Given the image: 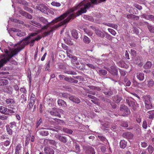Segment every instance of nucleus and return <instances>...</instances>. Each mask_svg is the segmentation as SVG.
Wrapping results in <instances>:
<instances>
[{"label": "nucleus", "mask_w": 154, "mask_h": 154, "mask_svg": "<svg viewBox=\"0 0 154 154\" xmlns=\"http://www.w3.org/2000/svg\"><path fill=\"white\" fill-rule=\"evenodd\" d=\"M30 39L31 37L28 36L21 41L20 42L15 45H18V46L13 51H11L7 49H5L4 52L7 54V56L0 61V68L4 64L6 63L12 57L17 55L21 50L23 49L26 45L30 43V46H33L35 40L34 39L30 40Z\"/></svg>", "instance_id": "2"}, {"label": "nucleus", "mask_w": 154, "mask_h": 154, "mask_svg": "<svg viewBox=\"0 0 154 154\" xmlns=\"http://www.w3.org/2000/svg\"><path fill=\"white\" fill-rule=\"evenodd\" d=\"M60 110L61 111V110L60 109L54 108H52L50 111V113L52 116H57L59 118H60L61 117L59 113Z\"/></svg>", "instance_id": "9"}, {"label": "nucleus", "mask_w": 154, "mask_h": 154, "mask_svg": "<svg viewBox=\"0 0 154 154\" xmlns=\"http://www.w3.org/2000/svg\"><path fill=\"white\" fill-rule=\"evenodd\" d=\"M147 149L149 153L151 154L153 151L154 149L152 145H149L147 148Z\"/></svg>", "instance_id": "44"}, {"label": "nucleus", "mask_w": 154, "mask_h": 154, "mask_svg": "<svg viewBox=\"0 0 154 154\" xmlns=\"http://www.w3.org/2000/svg\"><path fill=\"white\" fill-rule=\"evenodd\" d=\"M119 65L121 67H124L125 66V62L123 60H120L119 61L118 63Z\"/></svg>", "instance_id": "59"}, {"label": "nucleus", "mask_w": 154, "mask_h": 154, "mask_svg": "<svg viewBox=\"0 0 154 154\" xmlns=\"http://www.w3.org/2000/svg\"><path fill=\"white\" fill-rule=\"evenodd\" d=\"M144 74L142 73H137L136 77L140 81H143L144 79Z\"/></svg>", "instance_id": "24"}, {"label": "nucleus", "mask_w": 154, "mask_h": 154, "mask_svg": "<svg viewBox=\"0 0 154 154\" xmlns=\"http://www.w3.org/2000/svg\"><path fill=\"white\" fill-rule=\"evenodd\" d=\"M108 30L109 32H110L112 34V35H115L116 33V32L113 29H110V28L108 29Z\"/></svg>", "instance_id": "58"}, {"label": "nucleus", "mask_w": 154, "mask_h": 154, "mask_svg": "<svg viewBox=\"0 0 154 154\" xmlns=\"http://www.w3.org/2000/svg\"><path fill=\"white\" fill-rule=\"evenodd\" d=\"M51 4L53 6L57 7H60L61 5V4L60 3L54 1L52 2Z\"/></svg>", "instance_id": "51"}, {"label": "nucleus", "mask_w": 154, "mask_h": 154, "mask_svg": "<svg viewBox=\"0 0 154 154\" xmlns=\"http://www.w3.org/2000/svg\"><path fill=\"white\" fill-rule=\"evenodd\" d=\"M98 138L103 142L105 141L106 140V138L101 135H98Z\"/></svg>", "instance_id": "61"}, {"label": "nucleus", "mask_w": 154, "mask_h": 154, "mask_svg": "<svg viewBox=\"0 0 154 154\" xmlns=\"http://www.w3.org/2000/svg\"><path fill=\"white\" fill-rule=\"evenodd\" d=\"M90 2L89 1H83L79 3L75 8L70 9L67 11L66 12L61 15L59 17L55 18L51 22H49L47 23L46 26H45L43 27V29H47L48 27H50L52 23H54L64 19L68 15H70L71 14V13L75 11L78 9H80V10L77 12V16L81 15L82 14L85 13L87 11V9L89 8L91 6L92 7V5H97L98 3H100L101 2H104L105 0H90Z\"/></svg>", "instance_id": "1"}, {"label": "nucleus", "mask_w": 154, "mask_h": 154, "mask_svg": "<svg viewBox=\"0 0 154 154\" xmlns=\"http://www.w3.org/2000/svg\"><path fill=\"white\" fill-rule=\"evenodd\" d=\"M116 103L114 102L113 101H111L109 104H108L107 106L108 107L112 109H115L117 107V105Z\"/></svg>", "instance_id": "21"}, {"label": "nucleus", "mask_w": 154, "mask_h": 154, "mask_svg": "<svg viewBox=\"0 0 154 154\" xmlns=\"http://www.w3.org/2000/svg\"><path fill=\"white\" fill-rule=\"evenodd\" d=\"M23 8L24 10L26 11H28L30 13H32L33 12V10L31 8L28 7L27 6H25L23 7Z\"/></svg>", "instance_id": "54"}, {"label": "nucleus", "mask_w": 154, "mask_h": 154, "mask_svg": "<svg viewBox=\"0 0 154 154\" xmlns=\"http://www.w3.org/2000/svg\"><path fill=\"white\" fill-rule=\"evenodd\" d=\"M21 147L22 146L20 144H18L16 146L15 149V154H19Z\"/></svg>", "instance_id": "36"}, {"label": "nucleus", "mask_w": 154, "mask_h": 154, "mask_svg": "<svg viewBox=\"0 0 154 154\" xmlns=\"http://www.w3.org/2000/svg\"><path fill=\"white\" fill-rule=\"evenodd\" d=\"M44 141L46 142L47 144L49 143L50 145L54 146L55 148H56L57 147L56 146L57 143L54 140L46 139L44 140Z\"/></svg>", "instance_id": "15"}, {"label": "nucleus", "mask_w": 154, "mask_h": 154, "mask_svg": "<svg viewBox=\"0 0 154 154\" xmlns=\"http://www.w3.org/2000/svg\"><path fill=\"white\" fill-rule=\"evenodd\" d=\"M72 64L77 69L80 70H83L84 69V64L82 63H79L78 61H75Z\"/></svg>", "instance_id": "10"}, {"label": "nucleus", "mask_w": 154, "mask_h": 154, "mask_svg": "<svg viewBox=\"0 0 154 154\" xmlns=\"http://www.w3.org/2000/svg\"><path fill=\"white\" fill-rule=\"evenodd\" d=\"M53 121L51 119L50 120H48V122H50L51 124H54L56 122H57L58 124L61 125V123H63V121L60 120V119H57V118L53 119Z\"/></svg>", "instance_id": "18"}, {"label": "nucleus", "mask_w": 154, "mask_h": 154, "mask_svg": "<svg viewBox=\"0 0 154 154\" xmlns=\"http://www.w3.org/2000/svg\"><path fill=\"white\" fill-rule=\"evenodd\" d=\"M100 100L103 102L107 103V104H109L111 101V100L103 96L100 97Z\"/></svg>", "instance_id": "20"}, {"label": "nucleus", "mask_w": 154, "mask_h": 154, "mask_svg": "<svg viewBox=\"0 0 154 154\" xmlns=\"http://www.w3.org/2000/svg\"><path fill=\"white\" fill-rule=\"evenodd\" d=\"M8 81L6 79H0V86L6 85L8 84Z\"/></svg>", "instance_id": "33"}, {"label": "nucleus", "mask_w": 154, "mask_h": 154, "mask_svg": "<svg viewBox=\"0 0 154 154\" xmlns=\"http://www.w3.org/2000/svg\"><path fill=\"white\" fill-rule=\"evenodd\" d=\"M44 152L45 154H54V150L50 146H47L44 149Z\"/></svg>", "instance_id": "11"}, {"label": "nucleus", "mask_w": 154, "mask_h": 154, "mask_svg": "<svg viewBox=\"0 0 154 154\" xmlns=\"http://www.w3.org/2000/svg\"><path fill=\"white\" fill-rule=\"evenodd\" d=\"M19 101L22 103L24 104V103H26V97L24 94H22L21 96Z\"/></svg>", "instance_id": "29"}, {"label": "nucleus", "mask_w": 154, "mask_h": 154, "mask_svg": "<svg viewBox=\"0 0 154 154\" xmlns=\"http://www.w3.org/2000/svg\"><path fill=\"white\" fill-rule=\"evenodd\" d=\"M143 98L145 108L147 109H151L152 108V106L150 100V97L149 96H145L143 97Z\"/></svg>", "instance_id": "6"}, {"label": "nucleus", "mask_w": 154, "mask_h": 154, "mask_svg": "<svg viewBox=\"0 0 154 154\" xmlns=\"http://www.w3.org/2000/svg\"><path fill=\"white\" fill-rule=\"evenodd\" d=\"M87 96L89 98H90L91 99L94 100H98V99L97 98L95 97H94L91 94H88L87 95Z\"/></svg>", "instance_id": "56"}, {"label": "nucleus", "mask_w": 154, "mask_h": 154, "mask_svg": "<svg viewBox=\"0 0 154 154\" xmlns=\"http://www.w3.org/2000/svg\"><path fill=\"white\" fill-rule=\"evenodd\" d=\"M76 17V16L75 14H70L66 19L60 22L57 25L52 27H50L51 30L50 31L45 32L43 33L42 34V36L43 37H45L48 35H50L51 33H52V32L54 31L57 28L63 25H66L70 19L72 18L73 19Z\"/></svg>", "instance_id": "3"}, {"label": "nucleus", "mask_w": 154, "mask_h": 154, "mask_svg": "<svg viewBox=\"0 0 154 154\" xmlns=\"http://www.w3.org/2000/svg\"><path fill=\"white\" fill-rule=\"evenodd\" d=\"M58 104L61 106L66 107L67 106L66 103V102L61 99H59L57 101Z\"/></svg>", "instance_id": "23"}, {"label": "nucleus", "mask_w": 154, "mask_h": 154, "mask_svg": "<svg viewBox=\"0 0 154 154\" xmlns=\"http://www.w3.org/2000/svg\"><path fill=\"white\" fill-rule=\"evenodd\" d=\"M85 64H86L89 67L93 69H96L97 68V67L92 64L89 63H85Z\"/></svg>", "instance_id": "49"}, {"label": "nucleus", "mask_w": 154, "mask_h": 154, "mask_svg": "<svg viewBox=\"0 0 154 154\" xmlns=\"http://www.w3.org/2000/svg\"><path fill=\"white\" fill-rule=\"evenodd\" d=\"M17 35L19 37H22L25 36L26 35V33L24 32H22L21 30V32H17Z\"/></svg>", "instance_id": "45"}, {"label": "nucleus", "mask_w": 154, "mask_h": 154, "mask_svg": "<svg viewBox=\"0 0 154 154\" xmlns=\"http://www.w3.org/2000/svg\"><path fill=\"white\" fill-rule=\"evenodd\" d=\"M105 37L107 39L109 40L112 39V37L108 33L106 32H105Z\"/></svg>", "instance_id": "62"}, {"label": "nucleus", "mask_w": 154, "mask_h": 154, "mask_svg": "<svg viewBox=\"0 0 154 154\" xmlns=\"http://www.w3.org/2000/svg\"><path fill=\"white\" fill-rule=\"evenodd\" d=\"M7 108L3 106H1L0 107V112L5 115H8V113L7 112Z\"/></svg>", "instance_id": "26"}, {"label": "nucleus", "mask_w": 154, "mask_h": 154, "mask_svg": "<svg viewBox=\"0 0 154 154\" xmlns=\"http://www.w3.org/2000/svg\"><path fill=\"white\" fill-rule=\"evenodd\" d=\"M36 8L45 14H47L49 11V9L45 5L40 4L36 7Z\"/></svg>", "instance_id": "8"}, {"label": "nucleus", "mask_w": 154, "mask_h": 154, "mask_svg": "<svg viewBox=\"0 0 154 154\" xmlns=\"http://www.w3.org/2000/svg\"><path fill=\"white\" fill-rule=\"evenodd\" d=\"M126 102L128 104L129 106L132 107L134 110H135L137 107L139 106V105L137 102L131 100V99H126Z\"/></svg>", "instance_id": "7"}, {"label": "nucleus", "mask_w": 154, "mask_h": 154, "mask_svg": "<svg viewBox=\"0 0 154 154\" xmlns=\"http://www.w3.org/2000/svg\"><path fill=\"white\" fill-rule=\"evenodd\" d=\"M69 100L76 103H79L80 102V99L78 97L73 95H71Z\"/></svg>", "instance_id": "14"}, {"label": "nucleus", "mask_w": 154, "mask_h": 154, "mask_svg": "<svg viewBox=\"0 0 154 154\" xmlns=\"http://www.w3.org/2000/svg\"><path fill=\"white\" fill-rule=\"evenodd\" d=\"M88 154H95L94 149L92 147L90 148L88 150Z\"/></svg>", "instance_id": "52"}, {"label": "nucleus", "mask_w": 154, "mask_h": 154, "mask_svg": "<svg viewBox=\"0 0 154 154\" xmlns=\"http://www.w3.org/2000/svg\"><path fill=\"white\" fill-rule=\"evenodd\" d=\"M31 22L33 24L32 25L37 27H39L41 26V25L40 23H37L34 20L31 21Z\"/></svg>", "instance_id": "41"}, {"label": "nucleus", "mask_w": 154, "mask_h": 154, "mask_svg": "<svg viewBox=\"0 0 154 154\" xmlns=\"http://www.w3.org/2000/svg\"><path fill=\"white\" fill-rule=\"evenodd\" d=\"M83 42L86 44L89 43L91 42L90 39L86 35H84L83 39Z\"/></svg>", "instance_id": "38"}, {"label": "nucleus", "mask_w": 154, "mask_h": 154, "mask_svg": "<svg viewBox=\"0 0 154 154\" xmlns=\"http://www.w3.org/2000/svg\"><path fill=\"white\" fill-rule=\"evenodd\" d=\"M118 112L119 116H127L131 113L130 109L126 106L124 104L120 105Z\"/></svg>", "instance_id": "4"}, {"label": "nucleus", "mask_w": 154, "mask_h": 154, "mask_svg": "<svg viewBox=\"0 0 154 154\" xmlns=\"http://www.w3.org/2000/svg\"><path fill=\"white\" fill-rule=\"evenodd\" d=\"M154 84V82L152 80L148 81V85L149 87H152Z\"/></svg>", "instance_id": "50"}, {"label": "nucleus", "mask_w": 154, "mask_h": 154, "mask_svg": "<svg viewBox=\"0 0 154 154\" xmlns=\"http://www.w3.org/2000/svg\"><path fill=\"white\" fill-rule=\"evenodd\" d=\"M42 123V120L41 118L38 120L36 124V128H38V127Z\"/></svg>", "instance_id": "57"}, {"label": "nucleus", "mask_w": 154, "mask_h": 154, "mask_svg": "<svg viewBox=\"0 0 154 154\" xmlns=\"http://www.w3.org/2000/svg\"><path fill=\"white\" fill-rule=\"evenodd\" d=\"M119 125L125 128L128 126V122L126 121H122L120 122Z\"/></svg>", "instance_id": "31"}, {"label": "nucleus", "mask_w": 154, "mask_h": 154, "mask_svg": "<svg viewBox=\"0 0 154 154\" xmlns=\"http://www.w3.org/2000/svg\"><path fill=\"white\" fill-rule=\"evenodd\" d=\"M17 3L22 4L23 5L26 6L28 5V3L25 0H22L21 1H18L17 2Z\"/></svg>", "instance_id": "42"}, {"label": "nucleus", "mask_w": 154, "mask_h": 154, "mask_svg": "<svg viewBox=\"0 0 154 154\" xmlns=\"http://www.w3.org/2000/svg\"><path fill=\"white\" fill-rule=\"evenodd\" d=\"M62 46L64 49L67 51H68L69 52L71 51V50L69 49L68 47L66 45L62 44Z\"/></svg>", "instance_id": "55"}, {"label": "nucleus", "mask_w": 154, "mask_h": 154, "mask_svg": "<svg viewBox=\"0 0 154 154\" xmlns=\"http://www.w3.org/2000/svg\"><path fill=\"white\" fill-rule=\"evenodd\" d=\"M71 96V95L68 94L67 93H62L61 96L62 97L66 98H69H69L70 97V96Z\"/></svg>", "instance_id": "46"}, {"label": "nucleus", "mask_w": 154, "mask_h": 154, "mask_svg": "<svg viewBox=\"0 0 154 154\" xmlns=\"http://www.w3.org/2000/svg\"><path fill=\"white\" fill-rule=\"evenodd\" d=\"M88 87L91 89L94 90L96 91H100L101 90V87H96L93 86L89 85Z\"/></svg>", "instance_id": "28"}, {"label": "nucleus", "mask_w": 154, "mask_h": 154, "mask_svg": "<svg viewBox=\"0 0 154 154\" xmlns=\"http://www.w3.org/2000/svg\"><path fill=\"white\" fill-rule=\"evenodd\" d=\"M6 101L7 104H11L13 103H15L14 100L12 99H7Z\"/></svg>", "instance_id": "48"}, {"label": "nucleus", "mask_w": 154, "mask_h": 154, "mask_svg": "<svg viewBox=\"0 0 154 154\" xmlns=\"http://www.w3.org/2000/svg\"><path fill=\"white\" fill-rule=\"evenodd\" d=\"M19 13L29 19H32V16L31 14L23 10L19 11Z\"/></svg>", "instance_id": "13"}, {"label": "nucleus", "mask_w": 154, "mask_h": 154, "mask_svg": "<svg viewBox=\"0 0 154 154\" xmlns=\"http://www.w3.org/2000/svg\"><path fill=\"white\" fill-rule=\"evenodd\" d=\"M127 145V143L125 141L123 140H121L120 142V147L122 149H124Z\"/></svg>", "instance_id": "25"}, {"label": "nucleus", "mask_w": 154, "mask_h": 154, "mask_svg": "<svg viewBox=\"0 0 154 154\" xmlns=\"http://www.w3.org/2000/svg\"><path fill=\"white\" fill-rule=\"evenodd\" d=\"M132 31L134 33H136L137 34L139 33L138 29L135 27H133L132 28Z\"/></svg>", "instance_id": "60"}, {"label": "nucleus", "mask_w": 154, "mask_h": 154, "mask_svg": "<svg viewBox=\"0 0 154 154\" xmlns=\"http://www.w3.org/2000/svg\"><path fill=\"white\" fill-rule=\"evenodd\" d=\"M111 75L115 77L116 79L118 78V70L114 66H111L110 68L104 67Z\"/></svg>", "instance_id": "5"}, {"label": "nucleus", "mask_w": 154, "mask_h": 154, "mask_svg": "<svg viewBox=\"0 0 154 154\" xmlns=\"http://www.w3.org/2000/svg\"><path fill=\"white\" fill-rule=\"evenodd\" d=\"M8 32L9 33L11 31H13L15 32H21V30L19 29H18L15 28H11L9 29V30H8Z\"/></svg>", "instance_id": "39"}, {"label": "nucleus", "mask_w": 154, "mask_h": 154, "mask_svg": "<svg viewBox=\"0 0 154 154\" xmlns=\"http://www.w3.org/2000/svg\"><path fill=\"white\" fill-rule=\"evenodd\" d=\"M6 130L8 132V134L9 135H12V130L11 129V128L9 127V126L8 125H6Z\"/></svg>", "instance_id": "47"}, {"label": "nucleus", "mask_w": 154, "mask_h": 154, "mask_svg": "<svg viewBox=\"0 0 154 154\" xmlns=\"http://www.w3.org/2000/svg\"><path fill=\"white\" fill-rule=\"evenodd\" d=\"M147 115L148 116V118L149 119H153L154 118V110L147 112Z\"/></svg>", "instance_id": "19"}, {"label": "nucleus", "mask_w": 154, "mask_h": 154, "mask_svg": "<svg viewBox=\"0 0 154 154\" xmlns=\"http://www.w3.org/2000/svg\"><path fill=\"white\" fill-rule=\"evenodd\" d=\"M38 20L43 23L46 24L48 23L47 20L43 17H41L38 18Z\"/></svg>", "instance_id": "40"}, {"label": "nucleus", "mask_w": 154, "mask_h": 154, "mask_svg": "<svg viewBox=\"0 0 154 154\" xmlns=\"http://www.w3.org/2000/svg\"><path fill=\"white\" fill-rule=\"evenodd\" d=\"M112 99L113 102H114L118 104L122 100V98L118 95H116L113 96Z\"/></svg>", "instance_id": "12"}, {"label": "nucleus", "mask_w": 154, "mask_h": 154, "mask_svg": "<svg viewBox=\"0 0 154 154\" xmlns=\"http://www.w3.org/2000/svg\"><path fill=\"white\" fill-rule=\"evenodd\" d=\"M63 130L64 132L68 134H72L73 132V131L71 129L67 128H63Z\"/></svg>", "instance_id": "43"}, {"label": "nucleus", "mask_w": 154, "mask_h": 154, "mask_svg": "<svg viewBox=\"0 0 154 154\" xmlns=\"http://www.w3.org/2000/svg\"><path fill=\"white\" fill-rule=\"evenodd\" d=\"M64 79L65 81L71 83H77L78 82V80H75L74 79L71 78L70 77H65L64 78Z\"/></svg>", "instance_id": "17"}, {"label": "nucleus", "mask_w": 154, "mask_h": 154, "mask_svg": "<svg viewBox=\"0 0 154 154\" xmlns=\"http://www.w3.org/2000/svg\"><path fill=\"white\" fill-rule=\"evenodd\" d=\"M95 32L97 35L101 38H103L105 37V32H103L98 29H95Z\"/></svg>", "instance_id": "16"}, {"label": "nucleus", "mask_w": 154, "mask_h": 154, "mask_svg": "<svg viewBox=\"0 0 154 154\" xmlns=\"http://www.w3.org/2000/svg\"><path fill=\"white\" fill-rule=\"evenodd\" d=\"M35 101L33 100L30 101V103L29 104V109H32L34 104Z\"/></svg>", "instance_id": "63"}, {"label": "nucleus", "mask_w": 154, "mask_h": 154, "mask_svg": "<svg viewBox=\"0 0 154 154\" xmlns=\"http://www.w3.org/2000/svg\"><path fill=\"white\" fill-rule=\"evenodd\" d=\"M71 62L72 63H73L75 62V61H77V57L75 56H73L71 58Z\"/></svg>", "instance_id": "64"}, {"label": "nucleus", "mask_w": 154, "mask_h": 154, "mask_svg": "<svg viewBox=\"0 0 154 154\" xmlns=\"http://www.w3.org/2000/svg\"><path fill=\"white\" fill-rule=\"evenodd\" d=\"M147 26L149 30L151 32H153V29L154 26H153L149 25L147 23Z\"/></svg>", "instance_id": "53"}, {"label": "nucleus", "mask_w": 154, "mask_h": 154, "mask_svg": "<svg viewBox=\"0 0 154 154\" xmlns=\"http://www.w3.org/2000/svg\"><path fill=\"white\" fill-rule=\"evenodd\" d=\"M103 93L105 95L109 96H111L113 94V91L110 88L107 91H104Z\"/></svg>", "instance_id": "30"}, {"label": "nucleus", "mask_w": 154, "mask_h": 154, "mask_svg": "<svg viewBox=\"0 0 154 154\" xmlns=\"http://www.w3.org/2000/svg\"><path fill=\"white\" fill-rule=\"evenodd\" d=\"M97 72L100 75H105L107 73V71L103 69L99 70Z\"/></svg>", "instance_id": "34"}, {"label": "nucleus", "mask_w": 154, "mask_h": 154, "mask_svg": "<svg viewBox=\"0 0 154 154\" xmlns=\"http://www.w3.org/2000/svg\"><path fill=\"white\" fill-rule=\"evenodd\" d=\"M58 139L62 142L65 143L67 141V139L66 137L64 136H62L61 135H58Z\"/></svg>", "instance_id": "32"}, {"label": "nucleus", "mask_w": 154, "mask_h": 154, "mask_svg": "<svg viewBox=\"0 0 154 154\" xmlns=\"http://www.w3.org/2000/svg\"><path fill=\"white\" fill-rule=\"evenodd\" d=\"M71 34L72 36L75 39L78 38V33L75 29L72 30L71 31Z\"/></svg>", "instance_id": "27"}, {"label": "nucleus", "mask_w": 154, "mask_h": 154, "mask_svg": "<svg viewBox=\"0 0 154 154\" xmlns=\"http://www.w3.org/2000/svg\"><path fill=\"white\" fill-rule=\"evenodd\" d=\"M65 42L68 45H73L72 42L70 40L69 38H65L64 39Z\"/></svg>", "instance_id": "37"}, {"label": "nucleus", "mask_w": 154, "mask_h": 154, "mask_svg": "<svg viewBox=\"0 0 154 154\" xmlns=\"http://www.w3.org/2000/svg\"><path fill=\"white\" fill-rule=\"evenodd\" d=\"M152 66L151 62L148 61L143 66V68L146 69H149L151 68Z\"/></svg>", "instance_id": "22"}, {"label": "nucleus", "mask_w": 154, "mask_h": 154, "mask_svg": "<svg viewBox=\"0 0 154 154\" xmlns=\"http://www.w3.org/2000/svg\"><path fill=\"white\" fill-rule=\"evenodd\" d=\"M101 125L102 129H105L107 130L106 128H108L109 127V123L108 122H106L103 124H101Z\"/></svg>", "instance_id": "35"}]
</instances>
